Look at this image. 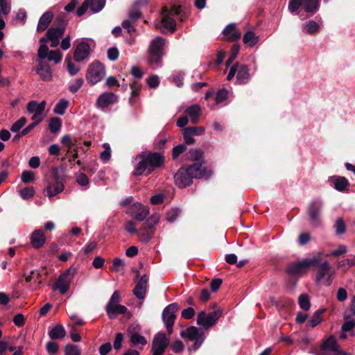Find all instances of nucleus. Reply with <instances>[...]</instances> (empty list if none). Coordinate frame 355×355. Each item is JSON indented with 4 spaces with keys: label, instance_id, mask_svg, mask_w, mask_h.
Here are the masks:
<instances>
[{
    "label": "nucleus",
    "instance_id": "1",
    "mask_svg": "<svg viewBox=\"0 0 355 355\" xmlns=\"http://www.w3.org/2000/svg\"><path fill=\"white\" fill-rule=\"evenodd\" d=\"M137 164L135 167V177L148 175L157 168L164 166L165 157L157 152L144 151L137 155Z\"/></svg>",
    "mask_w": 355,
    "mask_h": 355
},
{
    "label": "nucleus",
    "instance_id": "2",
    "mask_svg": "<svg viewBox=\"0 0 355 355\" xmlns=\"http://www.w3.org/2000/svg\"><path fill=\"white\" fill-rule=\"evenodd\" d=\"M121 300L120 292L115 291L105 306V311L110 319L114 320L122 315L121 320L125 322L132 317V313L128 311L126 306L119 304Z\"/></svg>",
    "mask_w": 355,
    "mask_h": 355
},
{
    "label": "nucleus",
    "instance_id": "3",
    "mask_svg": "<svg viewBox=\"0 0 355 355\" xmlns=\"http://www.w3.org/2000/svg\"><path fill=\"white\" fill-rule=\"evenodd\" d=\"M165 45V40L162 37H156L151 40L149 46V62L153 68H157L161 64L163 55V47Z\"/></svg>",
    "mask_w": 355,
    "mask_h": 355
},
{
    "label": "nucleus",
    "instance_id": "4",
    "mask_svg": "<svg viewBox=\"0 0 355 355\" xmlns=\"http://www.w3.org/2000/svg\"><path fill=\"white\" fill-rule=\"evenodd\" d=\"M180 8H173L168 10L166 8L162 9V18L158 26L163 33H173L176 28L175 17L180 14Z\"/></svg>",
    "mask_w": 355,
    "mask_h": 355
},
{
    "label": "nucleus",
    "instance_id": "5",
    "mask_svg": "<svg viewBox=\"0 0 355 355\" xmlns=\"http://www.w3.org/2000/svg\"><path fill=\"white\" fill-rule=\"evenodd\" d=\"M223 311L220 308H217L214 311L207 313L205 311H200L197 315V324L205 330L214 327L218 319L222 316Z\"/></svg>",
    "mask_w": 355,
    "mask_h": 355
},
{
    "label": "nucleus",
    "instance_id": "6",
    "mask_svg": "<svg viewBox=\"0 0 355 355\" xmlns=\"http://www.w3.org/2000/svg\"><path fill=\"white\" fill-rule=\"evenodd\" d=\"M335 271L327 261L318 264L315 282L318 285L330 286L333 282Z\"/></svg>",
    "mask_w": 355,
    "mask_h": 355
},
{
    "label": "nucleus",
    "instance_id": "7",
    "mask_svg": "<svg viewBox=\"0 0 355 355\" xmlns=\"http://www.w3.org/2000/svg\"><path fill=\"white\" fill-rule=\"evenodd\" d=\"M104 65L98 60L89 64L86 73V80L90 85H94L103 80L105 76Z\"/></svg>",
    "mask_w": 355,
    "mask_h": 355
},
{
    "label": "nucleus",
    "instance_id": "8",
    "mask_svg": "<svg viewBox=\"0 0 355 355\" xmlns=\"http://www.w3.org/2000/svg\"><path fill=\"white\" fill-rule=\"evenodd\" d=\"M135 276H140L139 280L135 286V297L138 300L137 302L135 301V309H140L146 297L148 278L146 274H141L139 271L135 270Z\"/></svg>",
    "mask_w": 355,
    "mask_h": 355
},
{
    "label": "nucleus",
    "instance_id": "9",
    "mask_svg": "<svg viewBox=\"0 0 355 355\" xmlns=\"http://www.w3.org/2000/svg\"><path fill=\"white\" fill-rule=\"evenodd\" d=\"M51 175L54 182L48 183V185L46 187L47 196L50 199L58 193H61L64 188V178L63 175L60 173L58 168L53 167L51 170Z\"/></svg>",
    "mask_w": 355,
    "mask_h": 355
},
{
    "label": "nucleus",
    "instance_id": "10",
    "mask_svg": "<svg viewBox=\"0 0 355 355\" xmlns=\"http://www.w3.org/2000/svg\"><path fill=\"white\" fill-rule=\"evenodd\" d=\"M76 272V268L72 266L69 267L59 276L52 289L53 291L58 290L61 294L66 293L69 289L70 284Z\"/></svg>",
    "mask_w": 355,
    "mask_h": 355
},
{
    "label": "nucleus",
    "instance_id": "11",
    "mask_svg": "<svg viewBox=\"0 0 355 355\" xmlns=\"http://www.w3.org/2000/svg\"><path fill=\"white\" fill-rule=\"evenodd\" d=\"M315 355H349L343 352L334 336L331 335L323 341L320 347V352Z\"/></svg>",
    "mask_w": 355,
    "mask_h": 355
},
{
    "label": "nucleus",
    "instance_id": "12",
    "mask_svg": "<svg viewBox=\"0 0 355 355\" xmlns=\"http://www.w3.org/2000/svg\"><path fill=\"white\" fill-rule=\"evenodd\" d=\"M319 261V256H313L300 261L291 263L287 268V272L291 275H301L311 266L316 265Z\"/></svg>",
    "mask_w": 355,
    "mask_h": 355
},
{
    "label": "nucleus",
    "instance_id": "13",
    "mask_svg": "<svg viewBox=\"0 0 355 355\" xmlns=\"http://www.w3.org/2000/svg\"><path fill=\"white\" fill-rule=\"evenodd\" d=\"M236 76V83L244 84L249 81L250 76L248 66L236 63L234 64L227 75V79L232 80Z\"/></svg>",
    "mask_w": 355,
    "mask_h": 355
},
{
    "label": "nucleus",
    "instance_id": "14",
    "mask_svg": "<svg viewBox=\"0 0 355 355\" xmlns=\"http://www.w3.org/2000/svg\"><path fill=\"white\" fill-rule=\"evenodd\" d=\"M178 308L177 303H172L166 306L162 311V319L166 328L167 333H172L173 331Z\"/></svg>",
    "mask_w": 355,
    "mask_h": 355
},
{
    "label": "nucleus",
    "instance_id": "15",
    "mask_svg": "<svg viewBox=\"0 0 355 355\" xmlns=\"http://www.w3.org/2000/svg\"><path fill=\"white\" fill-rule=\"evenodd\" d=\"M323 202L320 198L311 200L307 207V213L313 224H318L320 219Z\"/></svg>",
    "mask_w": 355,
    "mask_h": 355
},
{
    "label": "nucleus",
    "instance_id": "16",
    "mask_svg": "<svg viewBox=\"0 0 355 355\" xmlns=\"http://www.w3.org/2000/svg\"><path fill=\"white\" fill-rule=\"evenodd\" d=\"M55 23L58 27H51L46 33L48 40L60 39L65 32L67 21L62 17H57Z\"/></svg>",
    "mask_w": 355,
    "mask_h": 355
},
{
    "label": "nucleus",
    "instance_id": "17",
    "mask_svg": "<svg viewBox=\"0 0 355 355\" xmlns=\"http://www.w3.org/2000/svg\"><path fill=\"white\" fill-rule=\"evenodd\" d=\"M169 344V338L166 334H156L153 342V355H162Z\"/></svg>",
    "mask_w": 355,
    "mask_h": 355
},
{
    "label": "nucleus",
    "instance_id": "18",
    "mask_svg": "<svg viewBox=\"0 0 355 355\" xmlns=\"http://www.w3.org/2000/svg\"><path fill=\"white\" fill-rule=\"evenodd\" d=\"M118 101V96L113 92H104L101 94L96 101V107L102 110Z\"/></svg>",
    "mask_w": 355,
    "mask_h": 355
},
{
    "label": "nucleus",
    "instance_id": "19",
    "mask_svg": "<svg viewBox=\"0 0 355 355\" xmlns=\"http://www.w3.org/2000/svg\"><path fill=\"white\" fill-rule=\"evenodd\" d=\"M90 53V46L86 42H81L77 46L73 53V59L76 62H80L87 59Z\"/></svg>",
    "mask_w": 355,
    "mask_h": 355
},
{
    "label": "nucleus",
    "instance_id": "20",
    "mask_svg": "<svg viewBox=\"0 0 355 355\" xmlns=\"http://www.w3.org/2000/svg\"><path fill=\"white\" fill-rule=\"evenodd\" d=\"M174 178L176 184L181 188L190 185L192 183L193 179L188 173V169L187 168H181L175 173Z\"/></svg>",
    "mask_w": 355,
    "mask_h": 355
},
{
    "label": "nucleus",
    "instance_id": "21",
    "mask_svg": "<svg viewBox=\"0 0 355 355\" xmlns=\"http://www.w3.org/2000/svg\"><path fill=\"white\" fill-rule=\"evenodd\" d=\"M35 70L42 80L49 81L51 80V69L46 62H40L35 67Z\"/></svg>",
    "mask_w": 355,
    "mask_h": 355
},
{
    "label": "nucleus",
    "instance_id": "22",
    "mask_svg": "<svg viewBox=\"0 0 355 355\" xmlns=\"http://www.w3.org/2000/svg\"><path fill=\"white\" fill-rule=\"evenodd\" d=\"M188 173L190 176L193 178H208L210 174L207 173V171L202 168L201 163H195L194 164L187 167Z\"/></svg>",
    "mask_w": 355,
    "mask_h": 355
},
{
    "label": "nucleus",
    "instance_id": "23",
    "mask_svg": "<svg viewBox=\"0 0 355 355\" xmlns=\"http://www.w3.org/2000/svg\"><path fill=\"white\" fill-rule=\"evenodd\" d=\"M46 242V236L41 230H35L33 232L31 236V243L35 249L42 248Z\"/></svg>",
    "mask_w": 355,
    "mask_h": 355
},
{
    "label": "nucleus",
    "instance_id": "24",
    "mask_svg": "<svg viewBox=\"0 0 355 355\" xmlns=\"http://www.w3.org/2000/svg\"><path fill=\"white\" fill-rule=\"evenodd\" d=\"M53 18V13L52 11L48 10L45 12L39 19L37 31L38 33H42L47 29L51 22L52 21Z\"/></svg>",
    "mask_w": 355,
    "mask_h": 355
},
{
    "label": "nucleus",
    "instance_id": "25",
    "mask_svg": "<svg viewBox=\"0 0 355 355\" xmlns=\"http://www.w3.org/2000/svg\"><path fill=\"white\" fill-rule=\"evenodd\" d=\"M185 115L189 118L191 122L196 124L199 121L201 114V108L198 104H193L188 107L184 111Z\"/></svg>",
    "mask_w": 355,
    "mask_h": 355
},
{
    "label": "nucleus",
    "instance_id": "26",
    "mask_svg": "<svg viewBox=\"0 0 355 355\" xmlns=\"http://www.w3.org/2000/svg\"><path fill=\"white\" fill-rule=\"evenodd\" d=\"M223 34L228 40H237L241 37V32L236 29L235 24H230L223 30Z\"/></svg>",
    "mask_w": 355,
    "mask_h": 355
},
{
    "label": "nucleus",
    "instance_id": "27",
    "mask_svg": "<svg viewBox=\"0 0 355 355\" xmlns=\"http://www.w3.org/2000/svg\"><path fill=\"white\" fill-rule=\"evenodd\" d=\"M46 107V101H42L38 103L35 101H31L27 104V110L29 113L37 114V115H42Z\"/></svg>",
    "mask_w": 355,
    "mask_h": 355
},
{
    "label": "nucleus",
    "instance_id": "28",
    "mask_svg": "<svg viewBox=\"0 0 355 355\" xmlns=\"http://www.w3.org/2000/svg\"><path fill=\"white\" fill-rule=\"evenodd\" d=\"M329 182L338 191H343L349 184L348 180L344 177L332 176Z\"/></svg>",
    "mask_w": 355,
    "mask_h": 355
},
{
    "label": "nucleus",
    "instance_id": "29",
    "mask_svg": "<svg viewBox=\"0 0 355 355\" xmlns=\"http://www.w3.org/2000/svg\"><path fill=\"white\" fill-rule=\"evenodd\" d=\"M320 24L314 20H309L302 25V32L306 34L313 35L319 31Z\"/></svg>",
    "mask_w": 355,
    "mask_h": 355
},
{
    "label": "nucleus",
    "instance_id": "30",
    "mask_svg": "<svg viewBox=\"0 0 355 355\" xmlns=\"http://www.w3.org/2000/svg\"><path fill=\"white\" fill-rule=\"evenodd\" d=\"M149 214V209L139 202H135V219L143 220Z\"/></svg>",
    "mask_w": 355,
    "mask_h": 355
},
{
    "label": "nucleus",
    "instance_id": "31",
    "mask_svg": "<svg viewBox=\"0 0 355 355\" xmlns=\"http://www.w3.org/2000/svg\"><path fill=\"white\" fill-rule=\"evenodd\" d=\"M355 327V315L346 311L344 317V323L342 325V331H350Z\"/></svg>",
    "mask_w": 355,
    "mask_h": 355
},
{
    "label": "nucleus",
    "instance_id": "32",
    "mask_svg": "<svg viewBox=\"0 0 355 355\" xmlns=\"http://www.w3.org/2000/svg\"><path fill=\"white\" fill-rule=\"evenodd\" d=\"M187 340L193 343V349L196 350L205 340L204 334H181Z\"/></svg>",
    "mask_w": 355,
    "mask_h": 355
},
{
    "label": "nucleus",
    "instance_id": "33",
    "mask_svg": "<svg viewBox=\"0 0 355 355\" xmlns=\"http://www.w3.org/2000/svg\"><path fill=\"white\" fill-rule=\"evenodd\" d=\"M259 40V36H257L253 31H247L243 38V43L248 47H252L258 43Z\"/></svg>",
    "mask_w": 355,
    "mask_h": 355
},
{
    "label": "nucleus",
    "instance_id": "34",
    "mask_svg": "<svg viewBox=\"0 0 355 355\" xmlns=\"http://www.w3.org/2000/svg\"><path fill=\"white\" fill-rule=\"evenodd\" d=\"M84 324L83 319L79 318L76 315L71 316V322L69 325L71 327L69 333H79L83 329L81 327Z\"/></svg>",
    "mask_w": 355,
    "mask_h": 355
},
{
    "label": "nucleus",
    "instance_id": "35",
    "mask_svg": "<svg viewBox=\"0 0 355 355\" xmlns=\"http://www.w3.org/2000/svg\"><path fill=\"white\" fill-rule=\"evenodd\" d=\"M303 6L305 12L314 13L319 9V0H304Z\"/></svg>",
    "mask_w": 355,
    "mask_h": 355
},
{
    "label": "nucleus",
    "instance_id": "36",
    "mask_svg": "<svg viewBox=\"0 0 355 355\" xmlns=\"http://www.w3.org/2000/svg\"><path fill=\"white\" fill-rule=\"evenodd\" d=\"M69 106V101L65 98H61L55 105L53 112L57 114L63 115Z\"/></svg>",
    "mask_w": 355,
    "mask_h": 355
},
{
    "label": "nucleus",
    "instance_id": "37",
    "mask_svg": "<svg viewBox=\"0 0 355 355\" xmlns=\"http://www.w3.org/2000/svg\"><path fill=\"white\" fill-rule=\"evenodd\" d=\"M62 120L58 117H51L49 122V128L51 132L55 134L60 131L62 127Z\"/></svg>",
    "mask_w": 355,
    "mask_h": 355
},
{
    "label": "nucleus",
    "instance_id": "38",
    "mask_svg": "<svg viewBox=\"0 0 355 355\" xmlns=\"http://www.w3.org/2000/svg\"><path fill=\"white\" fill-rule=\"evenodd\" d=\"M355 266V256L348 257L341 260L338 263V266L341 268L344 271L348 270L350 267Z\"/></svg>",
    "mask_w": 355,
    "mask_h": 355
},
{
    "label": "nucleus",
    "instance_id": "39",
    "mask_svg": "<svg viewBox=\"0 0 355 355\" xmlns=\"http://www.w3.org/2000/svg\"><path fill=\"white\" fill-rule=\"evenodd\" d=\"M35 193L33 187H26L20 190L19 194L21 198L26 200L31 199Z\"/></svg>",
    "mask_w": 355,
    "mask_h": 355
},
{
    "label": "nucleus",
    "instance_id": "40",
    "mask_svg": "<svg viewBox=\"0 0 355 355\" xmlns=\"http://www.w3.org/2000/svg\"><path fill=\"white\" fill-rule=\"evenodd\" d=\"M105 0H89V6L94 12L101 11L105 6Z\"/></svg>",
    "mask_w": 355,
    "mask_h": 355
},
{
    "label": "nucleus",
    "instance_id": "41",
    "mask_svg": "<svg viewBox=\"0 0 355 355\" xmlns=\"http://www.w3.org/2000/svg\"><path fill=\"white\" fill-rule=\"evenodd\" d=\"M298 304L302 309L308 311L311 307V302L309 295L306 294L300 295L298 298Z\"/></svg>",
    "mask_w": 355,
    "mask_h": 355
},
{
    "label": "nucleus",
    "instance_id": "42",
    "mask_svg": "<svg viewBox=\"0 0 355 355\" xmlns=\"http://www.w3.org/2000/svg\"><path fill=\"white\" fill-rule=\"evenodd\" d=\"M323 313L322 310H318L312 316V318L307 322L306 325L310 327H316L321 321V315Z\"/></svg>",
    "mask_w": 355,
    "mask_h": 355
},
{
    "label": "nucleus",
    "instance_id": "43",
    "mask_svg": "<svg viewBox=\"0 0 355 355\" xmlns=\"http://www.w3.org/2000/svg\"><path fill=\"white\" fill-rule=\"evenodd\" d=\"M125 268V263L120 258H115L113 260V263L110 266V270L113 272H119L124 270Z\"/></svg>",
    "mask_w": 355,
    "mask_h": 355
},
{
    "label": "nucleus",
    "instance_id": "44",
    "mask_svg": "<svg viewBox=\"0 0 355 355\" xmlns=\"http://www.w3.org/2000/svg\"><path fill=\"white\" fill-rule=\"evenodd\" d=\"M65 62H67L68 72L71 76H75L80 71V68L71 62L69 56H67Z\"/></svg>",
    "mask_w": 355,
    "mask_h": 355
},
{
    "label": "nucleus",
    "instance_id": "45",
    "mask_svg": "<svg viewBox=\"0 0 355 355\" xmlns=\"http://www.w3.org/2000/svg\"><path fill=\"white\" fill-rule=\"evenodd\" d=\"M47 58L49 61H54L58 64L62 60V53L59 50H51L49 51Z\"/></svg>",
    "mask_w": 355,
    "mask_h": 355
},
{
    "label": "nucleus",
    "instance_id": "46",
    "mask_svg": "<svg viewBox=\"0 0 355 355\" xmlns=\"http://www.w3.org/2000/svg\"><path fill=\"white\" fill-rule=\"evenodd\" d=\"M304 0H289L288 10L291 12H295L300 6H303Z\"/></svg>",
    "mask_w": 355,
    "mask_h": 355
},
{
    "label": "nucleus",
    "instance_id": "47",
    "mask_svg": "<svg viewBox=\"0 0 355 355\" xmlns=\"http://www.w3.org/2000/svg\"><path fill=\"white\" fill-rule=\"evenodd\" d=\"M21 181L24 183H29L35 180V173L31 171H24L21 173Z\"/></svg>",
    "mask_w": 355,
    "mask_h": 355
},
{
    "label": "nucleus",
    "instance_id": "48",
    "mask_svg": "<svg viewBox=\"0 0 355 355\" xmlns=\"http://www.w3.org/2000/svg\"><path fill=\"white\" fill-rule=\"evenodd\" d=\"M84 80L83 78H79L75 80V82L71 84L69 87V90L71 93L74 94L83 86Z\"/></svg>",
    "mask_w": 355,
    "mask_h": 355
},
{
    "label": "nucleus",
    "instance_id": "49",
    "mask_svg": "<svg viewBox=\"0 0 355 355\" xmlns=\"http://www.w3.org/2000/svg\"><path fill=\"white\" fill-rule=\"evenodd\" d=\"M335 230L338 234H343L345 232V224L342 218H338L335 223Z\"/></svg>",
    "mask_w": 355,
    "mask_h": 355
},
{
    "label": "nucleus",
    "instance_id": "50",
    "mask_svg": "<svg viewBox=\"0 0 355 355\" xmlns=\"http://www.w3.org/2000/svg\"><path fill=\"white\" fill-rule=\"evenodd\" d=\"M61 142L62 144L68 147L67 153V155H69V153L71 152L72 147L75 145L71 141V136L69 135H64L61 139Z\"/></svg>",
    "mask_w": 355,
    "mask_h": 355
},
{
    "label": "nucleus",
    "instance_id": "51",
    "mask_svg": "<svg viewBox=\"0 0 355 355\" xmlns=\"http://www.w3.org/2000/svg\"><path fill=\"white\" fill-rule=\"evenodd\" d=\"M184 130H185L188 133H189L191 135H202L205 130L203 127H188L184 128Z\"/></svg>",
    "mask_w": 355,
    "mask_h": 355
},
{
    "label": "nucleus",
    "instance_id": "52",
    "mask_svg": "<svg viewBox=\"0 0 355 355\" xmlns=\"http://www.w3.org/2000/svg\"><path fill=\"white\" fill-rule=\"evenodd\" d=\"M240 47L238 44H234L232 48V54L230 57L228 58L227 61L226 62V64L227 66L230 65L233 61L236 59L239 51Z\"/></svg>",
    "mask_w": 355,
    "mask_h": 355
},
{
    "label": "nucleus",
    "instance_id": "53",
    "mask_svg": "<svg viewBox=\"0 0 355 355\" xmlns=\"http://www.w3.org/2000/svg\"><path fill=\"white\" fill-rule=\"evenodd\" d=\"M65 355H80V349L74 345H67L65 347Z\"/></svg>",
    "mask_w": 355,
    "mask_h": 355
},
{
    "label": "nucleus",
    "instance_id": "54",
    "mask_svg": "<svg viewBox=\"0 0 355 355\" xmlns=\"http://www.w3.org/2000/svg\"><path fill=\"white\" fill-rule=\"evenodd\" d=\"M49 51V47L44 44H42L40 46L37 51V55L40 59H44L48 57Z\"/></svg>",
    "mask_w": 355,
    "mask_h": 355
},
{
    "label": "nucleus",
    "instance_id": "55",
    "mask_svg": "<svg viewBox=\"0 0 355 355\" xmlns=\"http://www.w3.org/2000/svg\"><path fill=\"white\" fill-rule=\"evenodd\" d=\"M227 91L225 89H220L216 96V104H220L222 103L227 98Z\"/></svg>",
    "mask_w": 355,
    "mask_h": 355
},
{
    "label": "nucleus",
    "instance_id": "56",
    "mask_svg": "<svg viewBox=\"0 0 355 355\" xmlns=\"http://www.w3.org/2000/svg\"><path fill=\"white\" fill-rule=\"evenodd\" d=\"M107 58L111 61H115L119 55V50L116 47H112L107 50Z\"/></svg>",
    "mask_w": 355,
    "mask_h": 355
},
{
    "label": "nucleus",
    "instance_id": "57",
    "mask_svg": "<svg viewBox=\"0 0 355 355\" xmlns=\"http://www.w3.org/2000/svg\"><path fill=\"white\" fill-rule=\"evenodd\" d=\"M195 309L192 307H189L182 311L181 316L186 320H189L195 315Z\"/></svg>",
    "mask_w": 355,
    "mask_h": 355
},
{
    "label": "nucleus",
    "instance_id": "58",
    "mask_svg": "<svg viewBox=\"0 0 355 355\" xmlns=\"http://www.w3.org/2000/svg\"><path fill=\"white\" fill-rule=\"evenodd\" d=\"M76 182L78 184L81 186H86L89 182V178L83 173H80L76 175Z\"/></svg>",
    "mask_w": 355,
    "mask_h": 355
},
{
    "label": "nucleus",
    "instance_id": "59",
    "mask_svg": "<svg viewBox=\"0 0 355 355\" xmlns=\"http://www.w3.org/2000/svg\"><path fill=\"white\" fill-rule=\"evenodd\" d=\"M48 333H65V330L62 324H51L49 327Z\"/></svg>",
    "mask_w": 355,
    "mask_h": 355
},
{
    "label": "nucleus",
    "instance_id": "60",
    "mask_svg": "<svg viewBox=\"0 0 355 355\" xmlns=\"http://www.w3.org/2000/svg\"><path fill=\"white\" fill-rule=\"evenodd\" d=\"M89 0H85L80 7L78 8L76 10V14L78 17L83 15L86 11L87 10L89 6Z\"/></svg>",
    "mask_w": 355,
    "mask_h": 355
},
{
    "label": "nucleus",
    "instance_id": "61",
    "mask_svg": "<svg viewBox=\"0 0 355 355\" xmlns=\"http://www.w3.org/2000/svg\"><path fill=\"white\" fill-rule=\"evenodd\" d=\"M147 83L150 88H156L159 84V77L153 75L147 79Z\"/></svg>",
    "mask_w": 355,
    "mask_h": 355
},
{
    "label": "nucleus",
    "instance_id": "62",
    "mask_svg": "<svg viewBox=\"0 0 355 355\" xmlns=\"http://www.w3.org/2000/svg\"><path fill=\"white\" fill-rule=\"evenodd\" d=\"M186 149V146L184 144L178 145L175 146L173 149V158L176 159Z\"/></svg>",
    "mask_w": 355,
    "mask_h": 355
},
{
    "label": "nucleus",
    "instance_id": "63",
    "mask_svg": "<svg viewBox=\"0 0 355 355\" xmlns=\"http://www.w3.org/2000/svg\"><path fill=\"white\" fill-rule=\"evenodd\" d=\"M311 236L310 234L307 232L302 233L299 235L298 237V243L301 245H306L310 241Z\"/></svg>",
    "mask_w": 355,
    "mask_h": 355
},
{
    "label": "nucleus",
    "instance_id": "64",
    "mask_svg": "<svg viewBox=\"0 0 355 355\" xmlns=\"http://www.w3.org/2000/svg\"><path fill=\"white\" fill-rule=\"evenodd\" d=\"M347 297V291L343 288H339L337 291L336 298L339 302H344Z\"/></svg>",
    "mask_w": 355,
    "mask_h": 355
}]
</instances>
